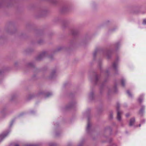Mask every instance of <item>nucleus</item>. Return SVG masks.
Instances as JSON below:
<instances>
[{"instance_id": "obj_1", "label": "nucleus", "mask_w": 146, "mask_h": 146, "mask_svg": "<svg viewBox=\"0 0 146 146\" xmlns=\"http://www.w3.org/2000/svg\"><path fill=\"white\" fill-rule=\"evenodd\" d=\"M118 67V61L116 60L115 61L111 66L110 68V70L113 69L114 70H117Z\"/></svg>"}, {"instance_id": "obj_2", "label": "nucleus", "mask_w": 146, "mask_h": 146, "mask_svg": "<svg viewBox=\"0 0 146 146\" xmlns=\"http://www.w3.org/2000/svg\"><path fill=\"white\" fill-rule=\"evenodd\" d=\"M118 106H117V119L119 121H121V115L122 113V112L119 110Z\"/></svg>"}, {"instance_id": "obj_3", "label": "nucleus", "mask_w": 146, "mask_h": 146, "mask_svg": "<svg viewBox=\"0 0 146 146\" xmlns=\"http://www.w3.org/2000/svg\"><path fill=\"white\" fill-rule=\"evenodd\" d=\"M135 119L133 117L130 120L129 123V125L130 126H132L134 124V122H135Z\"/></svg>"}, {"instance_id": "obj_4", "label": "nucleus", "mask_w": 146, "mask_h": 146, "mask_svg": "<svg viewBox=\"0 0 146 146\" xmlns=\"http://www.w3.org/2000/svg\"><path fill=\"white\" fill-rule=\"evenodd\" d=\"M145 107L144 106H142L141 108L139 110V113L141 115H142L144 112V111L145 109Z\"/></svg>"}, {"instance_id": "obj_5", "label": "nucleus", "mask_w": 146, "mask_h": 146, "mask_svg": "<svg viewBox=\"0 0 146 146\" xmlns=\"http://www.w3.org/2000/svg\"><path fill=\"white\" fill-rule=\"evenodd\" d=\"M91 125V124L90 122H88L87 127L86 129V130L87 132H88L90 130V127Z\"/></svg>"}, {"instance_id": "obj_6", "label": "nucleus", "mask_w": 146, "mask_h": 146, "mask_svg": "<svg viewBox=\"0 0 146 146\" xmlns=\"http://www.w3.org/2000/svg\"><path fill=\"white\" fill-rule=\"evenodd\" d=\"M143 95H141L139 97V98L138 99V101L140 103H141L142 102V101L143 100Z\"/></svg>"}, {"instance_id": "obj_7", "label": "nucleus", "mask_w": 146, "mask_h": 146, "mask_svg": "<svg viewBox=\"0 0 146 146\" xmlns=\"http://www.w3.org/2000/svg\"><path fill=\"white\" fill-rule=\"evenodd\" d=\"M125 80L124 79H122L121 80V83L122 86H125Z\"/></svg>"}, {"instance_id": "obj_8", "label": "nucleus", "mask_w": 146, "mask_h": 146, "mask_svg": "<svg viewBox=\"0 0 146 146\" xmlns=\"http://www.w3.org/2000/svg\"><path fill=\"white\" fill-rule=\"evenodd\" d=\"M94 94L93 92H91L90 93L89 95V98L92 99V98Z\"/></svg>"}, {"instance_id": "obj_9", "label": "nucleus", "mask_w": 146, "mask_h": 146, "mask_svg": "<svg viewBox=\"0 0 146 146\" xmlns=\"http://www.w3.org/2000/svg\"><path fill=\"white\" fill-rule=\"evenodd\" d=\"M127 93L128 95L130 97H131L132 96V95L129 90L127 91Z\"/></svg>"}, {"instance_id": "obj_10", "label": "nucleus", "mask_w": 146, "mask_h": 146, "mask_svg": "<svg viewBox=\"0 0 146 146\" xmlns=\"http://www.w3.org/2000/svg\"><path fill=\"white\" fill-rule=\"evenodd\" d=\"M52 94L51 93H48L46 95V97H49L50 96L52 95Z\"/></svg>"}, {"instance_id": "obj_11", "label": "nucleus", "mask_w": 146, "mask_h": 146, "mask_svg": "<svg viewBox=\"0 0 146 146\" xmlns=\"http://www.w3.org/2000/svg\"><path fill=\"white\" fill-rule=\"evenodd\" d=\"M26 145L27 146H36V145L33 144H28Z\"/></svg>"}, {"instance_id": "obj_12", "label": "nucleus", "mask_w": 146, "mask_h": 146, "mask_svg": "<svg viewBox=\"0 0 146 146\" xmlns=\"http://www.w3.org/2000/svg\"><path fill=\"white\" fill-rule=\"evenodd\" d=\"M55 71H54L51 74V77H52L54 76L55 74Z\"/></svg>"}, {"instance_id": "obj_13", "label": "nucleus", "mask_w": 146, "mask_h": 146, "mask_svg": "<svg viewBox=\"0 0 146 146\" xmlns=\"http://www.w3.org/2000/svg\"><path fill=\"white\" fill-rule=\"evenodd\" d=\"M143 25H146V19H145L143 20Z\"/></svg>"}, {"instance_id": "obj_14", "label": "nucleus", "mask_w": 146, "mask_h": 146, "mask_svg": "<svg viewBox=\"0 0 146 146\" xmlns=\"http://www.w3.org/2000/svg\"><path fill=\"white\" fill-rule=\"evenodd\" d=\"M97 51H95V52H94V53H93V56H94V57H95V56H96V54H97Z\"/></svg>"}, {"instance_id": "obj_15", "label": "nucleus", "mask_w": 146, "mask_h": 146, "mask_svg": "<svg viewBox=\"0 0 146 146\" xmlns=\"http://www.w3.org/2000/svg\"><path fill=\"white\" fill-rule=\"evenodd\" d=\"M98 75H96V76H95V81H97L98 80Z\"/></svg>"}, {"instance_id": "obj_16", "label": "nucleus", "mask_w": 146, "mask_h": 146, "mask_svg": "<svg viewBox=\"0 0 146 146\" xmlns=\"http://www.w3.org/2000/svg\"><path fill=\"white\" fill-rule=\"evenodd\" d=\"M120 44L119 42H117L115 44V46L116 47H117L118 45H119Z\"/></svg>"}, {"instance_id": "obj_17", "label": "nucleus", "mask_w": 146, "mask_h": 146, "mask_svg": "<svg viewBox=\"0 0 146 146\" xmlns=\"http://www.w3.org/2000/svg\"><path fill=\"white\" fill-rule=\"evenodd\" d=\"M126 117H128L130 116V114L129 113H127L125 115Z\"/></svg>"}, {"instance_id": "obj_18", "label": "nucleus", "mask_w": 146, "mask_h": 146, "mask_svg": "<svg viewBox=\"0 0 146 146\" xmlns=\"http://www.w3.org/2000/svg\"><path fill=\"white\" fill-rule=\"evenodd\" d=\"M4 111H1V115H3L4 114Z\"/></svg>"}, {"instance_id": "obj_19", "label": "nucleus", "mask_w": 146, "mask_h": 146, "mask_svg": "<svg viewBox=\"0 0 146 146\" xmlns=\"http://www.w3.org/2000/svg\"><path fill=\"white\" fill-rule=\"evenodd\" d=\"M145 121V120H143L141 122V124L143 123Z\"/></svg>"}, {"instance_id": "obj_20", "label": "nucleus", "mask_w": 146, "mask_h": 146, "mask_svg": "<svg viewBox=\"0 0 146 146\" xmlns=\"http://www.w3.org/2000/svg\"><path fill=\"white\" fill-rule=\"evenodd\" d=\"M107 56L108 58H109L110 57L109 56L108 54L107 55Z\"/></svg>"}, {"instance_id": "obj_21", "label": "nucleus", "mask_w": 146, "mask_h": 146, "mask_svg": "<svg viewBox=\"0 0 146 146\" xmlns=\"http://www.w3.org/2000/svg\"><path fill=\"white\" fill-rule=\"evenodd\" d=\"M106 73H107V74H108V70H106Z\"/></svg>"}, {"instance_id": "obj_22", "label": "nucleus", "mask_w": 146, "mask_h": 146, "mask_svg": "<svg viewBox=\"0 0 146 146\" xmlns=\"http://www.w3.org/2000/svg\"><path fill=\"white\" fill-rule=\"evenodd\" d=\"M15 146H19L18 144H16Z\"/></svg>"}, {"instance_id": "obj_23", "label": "nucleus", "mask_w": 146, "mask_h": 146, "mask_svg": "<svg viewBox=\"0 0 146 146\" xmlns=\"http://www.w3.org/2000/svg\"><path fill=\"white\" fill-rule=\"evenodd\" d=\"M110 118H112V115H110Z\"/></svg>"}, {"instance_id": "obj_24", "label": "nucleus", "mask_w": 146, "mask_h": 146, "mask_svg": "<svg viewBox=\"0 0 146 146\" xmlns=\"http://www.w3.org/2000/svg\"><path fill=\"white\" fill-rule=\"evenodd\" d=\"M141 124H140L139 125V127H141Z\"/></svg>"}, {"instance_id": "obj_25", "label": "nucleus", "mask_w": 146, "mask_h": 146, "mask_svg": "<svg viewBox=\"0 0 146 146\" xmlns=\"http://www.w3.org/2000/svg\"><path fill=\"white\" fill-rule=\"evenodd\" d=\"M54 0H52V3H54V2H53L54 1Z\"/></svg>"}, {"instance_id": "obj_26", "label": "nucleus", "mask_w": 146, "mask_h": 146, "mask_svg": "<svg viewBox=\"0 0 146 146\" xmlns=\"http://www.w3.org/2000/svg\"><path fill=\"white\" fill-rule=\"evenodd\" d=\"M71 107V106L70 107H68V108H70V107Z\"/></svg>"}, {"instance_id": "obj_27", "label": "nucleus", "mask_w": 146, "mask_h": 146, "mask_svg": "<svg viewBox=\"0 0 146 146\" xmlns=\"http://www.w3.org/2000/svg\"><path fill=\"white\" fill-rule=\"evenodd\" d=\"M78 146H80V145H79Z\"/></svg>"}]
</instances>
